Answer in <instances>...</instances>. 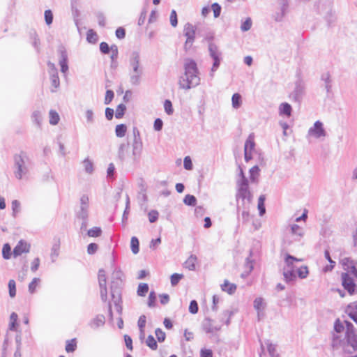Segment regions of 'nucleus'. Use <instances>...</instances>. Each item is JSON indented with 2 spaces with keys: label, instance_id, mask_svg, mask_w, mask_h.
Masks as SVG:
<instances>
[{
  "label": "nucleus",
  "instance_id": "obj_1",
  "mask_svg": "<svg viewBox=\"0 0 357 357\" xmlns=\"http://www.w3.org/2000/svg\"><path fill=\"white\" fill-rule=\"evenodd\" d=\"M200 83L197 63L191 59H186L184 63V74L178 79L179 88L190 90Z\"/></svg>",
  "mask_w": 357,
  "mask_h": 357
},
{
  "label": "nucleus",
  "instance_id": "obj_2",
  "mask_svg": "<svg viewBox=\"0 0 357 357\" xmlns=\"http://www.w3.org/2000/svg\"><path fill=\"white\" fill-rule=\"evenodd\" d=\"M128 74L130 84L137 86L141 84L144 75V68L140 53L132 52L128 57Z\"/></svg>",
  "mask_w": 357,
  "mask_h": 357
},
{
  "label": "nucleus",
  "instance_id": "obj_3",
  "mask_svg": "<svg viewBox=\"0 0 357 357\" xmlns=\"http://www.w3.org/2000/svg\"><path fill=\"white\" fill-rule=\"evenodd\" d=\"M13 174L17 180L27 178L31 162L29 157L25 152H20L13 157Z\"/></svg>",
  "mask_w": 357,
  "mask_h": 357
},
{
  "label": "nucleus",
  "instance_id": "obj_4",
  "mask_svg": "<svg viewBox=\"0 0 357 357\" xmlns=\"http://www.w3.org/2000/svg\"><path fill=\"white\" fill-rule=\"evenodd\" d=\"M248 179H243L242 181H237V192L236 194V198L237 204H250L253 195L249 189Z\"/></svg>",
  "mask_w": 357,
  "mask_h": 357
},
{
  "label": "nucleus",
  "instance_id": "obj_5",
  "mask_svg": "<svg viewBox=\"0 0 357 357\" xmlns=\"http://www.w3.org/2000/svg\"><path fill=\"white\" fill-rule=\"evenodd\" d=\"M319 13L323 16L328 25L333 23L335 20V12L333 8V2L331 0L320 1L317 5Z\"/></svg>",
  "mask_w": 357,
  "mask_h": 357
},
{
  "label": "nucleus",
  "instance_id": "obj_6",
  "mask_svg": "<svg viewBox=\"0 0 357 357\" xmlns=\"http://www.w3.org/2000/svg\"><path fill=\"white\" fill-rule=\"evenodd\" d=\"M133 140L132 142V160L133 162H138L143 151V142L140 132L137 128H133Z\"/></svg>",
  "mask_w": 357,
  "mask_h": 357
},
{
  "label": "nucleus",
  "instance_id": "obj_7",
  "mask_svg": "<svg viewBox=\"0 0 357 357\" xmlns=\"http://www.w3.org/2000/svg\"><path fill=\"white\" fill-rule=\"evenodd\" d=\"M123 273L119 269L116 268L114 270L111 276V295L115 298V294L117 291L120 292L121 287L123 284Z\"/></svg>",
  "mask_w": 357,
  "mask_h": 357
},
{
  "label": "nucleus",
  "instance_id": "obj_8",
  "mask_svg": "<svg viewBox=\"0 0 357 357\" xmlns=\"http://www.w3.org/2000/svg\"><path fill=\"white\" fill-rule=\"evenodd\" d=\"M326 136V131L324 127V123L320 121L314 122L313 126L308 129L306 137L307 139H321Z\"/></svg>",
  "mask_w": 357,
  "mask_h": 357
},
{
  "label": "nucleus",
  "instance_id": "obj_9",
  "mask_svg": "<svg viewBox=\"0 0 357 357\" xmlns=\"http://www.w3.org/2000/svg\"><path fill=\"white\" fill-rule=\"evenodd\" d=\"M196 27L191 23H186L184 26L183 33L186 37V40L184 44V49L187 51L191 48L195 39Z\"/></svg>",
  "mask_w": 357,
  "mask_h": 357
},
{
  "label": "nucleus",
  "instance_id": "obj_10",
  "mask_svg": "<svg viewBox=\"0 0 357 357\" xmlns=\"http://www.w3.org/2000/svg\"><path fill=\"white\" fill-rule=\"evenodd\" d=\"M47 67L50 74V79L52 84L51 92L54 93L60 86V81L57 69L54 63H52L51 61L47 62Z\"/></svg>",
  "mask_w": 357,
  "mask_h": 357
},
{
  "label": "nucleus",
  "instance_id": "obj_11",
  "mask_svg": "<svg viewBox=\"0 0 357 357\" xmlns=\"http://www.w3.org/2000/svg\"><path fill=\"white\" fill-rule=\"evenodd\" d=\"M202 328L206 333L210 334L211 337H212L214 336L218 331H220L221 326L215 324L214 320L206 317L202 323Z\"/></svg>",
  "mask_w": 357,
  "mask_h": 357
},
{
  "label": "nucleus",
  "instance_id": "obj_12",
  "mask_svg": "<svg viewBox=\"0 0 357 357\" xmlns=\"http://www.w3.org/2000/svg\"><path fill=\"white\" fill-rule=\"evenodd\" d=\"M255 142L253 134H250L244 145V158L246 162L252 158V152L255 151Z\"/></svg>",
  "mask_w": 357,
  "mask_h": 357
},
{
  "label": "nucleus",
  "instance_id": "obj_13",
  "mask_svg": "<svg viewBox=\"0 0 357 357\" xmlns=\"http://www.w3.org/2000/svg\"><path fill=\"white\" fill-rule=\"evenodd\" d=\"M341 280L343 287L350 295H353L356 293V285L354 279L349 275V273H342Z\"/></svg>",
  "mask_w": 357,
  "mask_h": 357
},
{
  "label": "nucleus",
  "instance_id": "obj_14",
  "mask_svg": "<svg viewBox=\"0 0 357 357\" xmlns=\"http://www.w3.org/2000/svg\"><path fill=\"white\" fill-rule=\"evenodd\" d=\"M305 85L301 81L295 84V88L290 94V98L295 102H300L305 94Z\"/></svg>",
  "mask_w": 357,
  "mask_h": 357
},
{
  "label": "nucleus",
  "instance_id": "obj_15",
  "mask_svg": "<svg viewBox=\"0 0 357 357\" xmlns=\"http://www.w3.org/2000/svg\"><path fill=\"white\" fill-rule=\"evenodd\" d=\"M31 245L27 242L21 240L13 249V256L17 257L24 253H28L30 251Z\"/></svg>",
  "mask_w": 357,
  "mask_h": 357
},
{
  "label": "nucleus",
  "instance_id": "obj_16",
  "mask_svg": "<svg viewBox=\"0 0 357 357\" xmlns=\"http://www.w3.org/2000/svg\"><path fill=\"white\" fill-rule=\"evenodd\" d=\"M266 303L262 297H257L253 302V307L257 311L258 319L264 316V311L266 308Z\"/></svg>",
  "mask_w": 357,
  "mask_h": 357
},
{
  "label": "nucleus",
  "instance_id": "obj_17",
  "mask_svg": "<svg viewBox=\"0 0 357 357\" xmlns=\"http://www.w3.org/2000/svg\"><path fill=\"white\" fill-rule=\"evenodd\" d=\"M290 232L296 241H300L304 236V229L296 224L289 225Z\"/></svg>",
  "mask_w": 357,
  "mask_h": 357
},
{
  "label": "nucleus",
  "instance_id": "obj_18",
  "mask_svg": "<svg viewBox=\"0 0 357 357\" xmlns=\"http://www.w3.org/2000/svg\"><path fill=\"white\" fill-rule=\"evenodd\" d=\"M250 204H237V210L238 211H241V218L244 222H247L250 220Z\"/></svg>",
  "mask_w": 357,
  "mask_h": 357
},
{
  "label": "nucleus",
  "instance_id": "obj_19",
  "mask_svg": "<svg viewBox=\"0 0 357 357\" xmlns=\"http://www.w3.org/2000/svg\"><path fill=\"white\" fill-rule=\"evenodd\" d=\"M59 65L61 66V71L62 73L66 74L68 70V55L64 50H60V59Z\"/></svg>",
  "mask_w": 357,
  "mask_h": 357
},
{
  "label": "nucleus",
  "instance_id": "obj_20",
  "mask_svg": "<svg viewBox=\"0 0 357 357\" xmlns=\"http://www.w3.org/2000/svg\"><path fill=\"white\" fill-rule=\"evenodd\" d=\"M292 112V107L288 102H282L279 105L278 113L281 116L290 117Z\"/></svg>",
  "mask_w": 357,
  "mask_h": 357
},
{
  "label": "nucleus",
  "instance_id": "obj_21",
  "mask_svg": "<svg viewBox=\"0 0 357 357\" xmlns=\"http://www.w3.org/2000/svg\"><path fill=\"white\" fill-rule=\"evenodd\" d=\"M346 312L348 316L357 324V301L348 305Z\"/></svg>",
  "mask_w": 357,
  "mask_h": 357
},
{
  "label": "nucleus",
  "instance_id": "obj_22",
  "mask_svg": "<svg viewBox=\"0 0 357 357\" xmlns=\"http://www.w3.org/2000/svg\"><path fill=\"white\" fill-rule=\"evenodd\" d=\"M105 323V317L102 314H98L89 322V325L92 329L95 330L104 326Z\"/></svg>",
  "mask_w": 357,
  "mask_h": 357
},
{
  "label": "nucleus",
  "instance_id": "obj_23",
  "mask_svg": "<svg viewBox=\"0 0 357 357\" xmlns=\"http://www.w3.org/2000/svg\"><path fill=\"white\" fill-rule=\"evenodd\" d=\"M301 259L296 258L289 254H286L284 257V268L295 269L294 262L301 261Z\"/></svg>",
  "mask_w": 357,
  "mask_h": 357
},
{
  "label": "nucleus",
  "instance_id": "obj_24",
  "mask_svg": "<svg viewBox=\"0 0 357 357\" xmlns=\"http://www.w3.org/2000/svg\"><path fill=\"white\" fill-rule=\"evenodd\" d=\"M197 263V257L195 255H190L183 264L184 268L189 271H195L196 269V264Z\"/></svg>",
  "mask_w": 357,
  "mask_h": 357
},
{
  "label": "nucleus",
  "instance_id": "obj_25",
  "mask_svg": "<svg viewBox=\"0 0 357 357\" xmlns=\"http://www.w3.org/2000/svg\"><path fill=\"white\" fill-rule=\"evenodd\" d=\"M32 122L38 127L41 128L43 122V113L40 110H34L31 116Z\"/></svg>",
  "mask_w": 357,
  "mask_h": 357
},
{
  "label": "nucleus",
  "instance_id": "obj_26",
  "mask_svg": "<svg viewBox=\"0 0 357 357\" xmlns=\"http://www.w3.org/2000/svg\"><path fill=\"white\" fill-rule=\"evenodd\" d=\"M284 280L286 282H291L296 280V275L295 269L282 268Z\"/></svg>",
  "mask_w": 357,
  "mask_h": 357
},
{
  "label": "nucleus",
  "instance_id": "obj_27",
  "mask_svg": "<svg viewBox=\"0 0 357 357\" xmlns=\"http://www.w3.org/2000/svg\"><path fill=\"white\" fill-rule=\"evenodd\" d=\"M208 52H209V55L213 59H220L221 58V52H220L218 46L213 43H210L208 44Z\"/></svg>",
  "mask_w": 357,
  "mask_h": 357
},
{
  "label": "nucleus",
  "instance_id": "obj_28",
  "mask_svg": "<svg viewBox=\"0 0 357 357\" xmlns=\"http://www.w3.org/2000/svg\"><path fill=\"white\" fill-rule=\"evenodd\" d=\"M260 169L257 165L250 169V181L252 183H258Z\"/></svg>",
  "mask_w": 357,
  "mask_h": 357
},
{
  "label": "nucleus",
  "instance_id": "obj_29",
  "mask_svg": "<svg viewBox=\"0 0 357 357\" xmlns=\"http://www.w3.org/2000/svg\"><path fill=\"white\" fill-rule=\"evenodd\" d=\"M345 338L348 345L351 347L354 351H357V333H349Z\"/></svg>",
  "mask_w": 357,
  "mask_h": 357
},
{
  "label": "nucleus",
  "instance_id": "obj_30",
  "mask_svg": "<svg viewBox=\"0 0 357 357\" xmlns=\"http://www.w3.org/2000/svg\"><path fill=\"white\" fill-rule=\"evenodd\" d=\"M221 289L229 294H233L236 290V285L225 280L224 283L221 284Z\"/></svg>",
  "mask_w": 357,
  "mask_h": 357
},
{
  "label": "nucleus",
  "instance_id": "obj_31",
  "mask_svg": "<svg viewBox=\"0 0 357 357\" xmlns=\"http://www.w3.org/2000/svg\"><path fill=\"white\" fill-rule=\"evenodd\" d=\"M60 253V243L59 242L55 243L52 245L51 248L50 258L52 262H55Z\"/></svg>",
  "mask_w": 357,
  "mask_h": 357
},
{
  "label": "nucleus",
  "instance_id": "obj_32",
  "mask_svg": "<svg viewBox=\"0 0 357 357\" xmlns=\"http://www.w3.org/2000/svg\"><path fill=\"white\" fill-rule=\"evenodd\" d=\"M231 105L232 107L235 109H238L242 105V96L238 93H235L231 97Z\"/></svg>",
  "mask_w": 357,
  "mask_h": 357
},
{
  "label": "nucleus",
  "instance_id": "obj_33",
  "mask_svg": "<svg viewBox=\"0 0 357 357\" xmlns=\"http://www.w3.org/2000/svg\"><path fill=\"white\" fill-rule=\"evenodd\" d=\"M60 121V116L58 112L54 109L49 112V123L52 126H56Z\"/></svg>",
  "mask_w": 357,
  "mask_h": 357
},
{
  "label": "nucleus",
  "instance_id": "obj_34",
  "mask_svg": "<svg viewBox=\"0 0 357 357\" xmlns=\"http://www.w3.org/2000/svg\"><path fill=\"white\" fill-rule=\"evenodd\" d=\"M340 333H333V338H332V347L334 349H337L340 347L343 343L344 340L342 338Z\"/></svg>",
  "mask_w": 357,
  "mask_h": 357
},
{
  "label": "nucleus",
  "instance_id": "obj_35",
  "mask_svg": "<svg viewBox=\"0 0 357 357\" xmlns=\"http://www.w3.org/2000/svg\"><path fill=\"white\" fill-rule=\"evenodd\" d=\"M17 319L18 316L17 313L12 312L10 316V323L8 326V329L12 331H15L17 330Z\"/></svg>",
  "mask_w": 357,
  "mask_h": 357
},
{
  "label": "nucleus",
  "instance_id": "obj_36",
  "mask_svg": "<svg viewBox=\"0 0 357 357\" xmlns=\"http://www.w3.org/2000/svg\"><path fill=\"white\" fill-rule=\"evenodd\" d=\"M265 199H266V197L264 195H260L258 199L257 208H258L259 213L260 216L264 215L266 213V208H265V204H264Z\"/></svg>",
  "mask_w": 357,
  "mask_h": 357
},
{
  "label": "nucleus",
  "instance_id": "obj_37",
  "mask_svg": "<svg viewBox=\"0 0 357 357\" xmlns=\"http://www.w3.org/2000/svg\"><path fill=\"white\" fill-rule=\"evenodd\" d=\"M356 261L350 257H344L340 259V264L344 271L351 268Z\"/></svg>",
  "mask_w": 357,
  "mask_h": 357
},
{
  "label": "nucleus",
  "instance_id": "obj_38",
  "mask_svg": "<svg viewBox=\"0 0 357 357\" xmlns=\"http://www.w3.org/2000/svg\"><path fill=\"white\" fill-rule=\"evenodd\" d=\"M89 206H79V210L77 212V216L82 220H88Z\"/></svg>",
  "mask_w": 357,
  "mask_h": 357
},
{
  "label": "nucleus",
  "instance_id": "obj_39",
  "mask_svg": "<svg viewBox=\"0 0 357 357\" xmlns=\"http://www.w3.org/2000/svg\"><path fill=\"white\" fill-rule=\"evenodd\" d=\"M139 242L136 236H132L130 240V248L133 254L136 255L139 251Z\"/></svg>",
  "mask_w": 357,
  "mask_h": 357
},
{
  "label": "nucleus",
  "instance_id": "obj_40",
  "mask_svg": "<svg viewBox=\"0 0 357 357\" xmlns=\"http://www.w3.org/2000/svg\"><path fill=\"white\" fill-rule=\"evenodd\" d=\"M127 132V127L125 124H119L116 126L115 134L118 137H123Z\"/></svg>",
  "mask_w": 357,
  "mask_h": 357
},
{
  "label": "nucleus",
  "instance_id": "obj_41",
  "mask_svg": "<svg viewBox=\"0 0 357 357\" xmlns=\"http://www.w3.org/2000/svg\"><path fill=\"white\" fill-rule=\"evenodd\" d=\"M40 282V279L38 278H34L31 282L29 284L28 290L31 294H33L36 291V287Z\"/></svg>",
  "mask_w": 357,
  "mask_h": 357
},
{
  "label": "nucleus",
  "instance_id": "obj_42",
  "mask_svg": "<svg viewBox=\"0 0 357 357\" xmlns=\"http://www.w3.org/2000/svg\"><path fill=\"white\" fill-rule=\"evenodd\" d=\"M82 165L84 169V171L87 174H92L93 172V164L91 160L89 158H86L83 160Z\"/></svg>",
  "mask_w": 357,
  "mask_h": 357
},
{
  "label": "nucleus",
  "instance_id": "obj_43",
  "mask_svg": "<svg viewBox=\"0 0 357 357\" xmlns=\"http://www.w3.org/2000/svg\"><path fill=\"white\" fill-rule=\"evenodd\" d=\"M12 207V215L15 218L17 214L20 212L21 204L18 200H13L11 203Z\"/></svg>",
  "mask_w": 357,
  "mask_h": 357
},
{
  "label": "nucleus",
  "instance_id": "obj_44",
  "mask_svg": "<svg viewBox=\"0 0 357 357\" xmlns=\"http://www.w3.org/2000/svg\"><path fill=\"white\" fill-rule=\"evenodd\" d=\"M265 345L271 357H278L275 344H273L269 341H266L265 342Z\"/></svg>",
  "mask_w": 357,
  "mask_h": 357
},
{
  "label": "nucleus",
  "instance_id": "obj_45",
  "mask_svg": "<svg viewBox=\"0 0 357 357\" xmlns=\"http://www.w3.org/2000/svg\"><path fill=\"white\" fill-rule=\"evenodd\" d=\"M77 348L76 339H72L66 342V351L68 353L73 352Z\"/></svg>",
  "mask_w": 357,
  "mask_h": 357
},
{
  "label": "nucleus",
  "instance_id": "obj_46",
  "mask_svg": "<svg viewBox=\"0 0 357 357\" xmlns=\"http://www.w3.org/2000/svg\"><path fill=\"white\" fill-rule=\"evenodd\" d=\"M112 299H113V301H114V307H115V309L117 311L118 313H121V310H122V307L120 305V302H121V293L117 291L116 294H115V298H114L112 297Z\"/></svg>",
  "mask_w": 357,
  "mask_h": 357
},
{
  "label": "nucleus",
  "instance_id": "obj_47",
  "mask_svg": "<svg viewBox=\"0 0 357 357\" xmlns=\"http://www.w3.org/2000/svg\"><path fill=\"white\" fill-rule=\"evenodd\" d=\"M279 5L280 6L281 10V15L276 18V20H281L282 17L285 14V12L288 8V0H280Z\"/></svg>",
  "mask_w": 357,
  "mask_h": 357
},
{
  "label": "nucleus",
  "instance_id": "obj_48",
  "mask_svg": "<svg viewBox=\"0 0 357 357\" xmlns=\"http://www.w3.org/2000/svg\"><path fill=\"white\" fill-rule=\"evenodd\" d=\"M183 202L187 206H194L197 204V199L194 195H187L183 199Z\"/></svg>",
  "mask_w": 357,
  "mask_h": 357
},
{
  "label": "nucleus",
  "instance_id": "obj_49",
  "mask_svg": "<svg viewBox=\"0 0 357 357\" xmlns=\"http://www.w3.org/2000/svg\"><path fill=\"white\" fill-rule=\"evenodd\" d=\"M102 234V229L99 227H94L87 231V235L90 237H98Z\"/></svg>",
  "mask_w": 357,
  "mask_h": 357
},
{
  "label": "nucleus",
  "instance_id": "obj_50",
  "mask_svg": "<svg viewBox=\"0 0 357 357\" xmlns=\"http://www.w3.org/2000/svg\"><path fill=\"white\" fill-rule=\"evenodd\" d=\"M146 345L152 350H156L158 348L157 342L153 335H149L146 340Z\"/></svg>",
  "mask_w": 357,
  "mask_h": 357
},
{
  "label": "nucleus",
  "instance_id": "obj_51",
  "mask_svg": "<svg viewBox=\"0 0 357 357\" xmlns=\"http://www.w3.org/2000/svg\"><path fill=\"white\" fill-rule=\"evenodd\" d=\"M86 40L90 43H95L98 40V36L93 29H89L86 33Z\"/></svg>",
  "mask_w": 357,
  "mask_h": 357
},
{
  "label": "nucleus",
  "instance_id": "obj_52",
  "mask_svg": "<svg viewBox=\"0 0 357 357\" xmlns=\"http://www.w3.org/2000/svg\"><path fill=\"white\" fill-rule=\"evenodd\" d=\"M296 272L298 276L301 279L306 278L309 274L308 268L306 266L298 268Z\"/></svg>",
  "mask_w": 357,
  "mask_h": 357
},
{
  "label": "nucleus",
  "instance_id": "obj_53",
  "mask_svg": "<svg viewBox=\"0 0 357 357\" xmlns=\"http://www.w3.org/2000/svg\"><path fill=\"white\" fill-rule=\"evenodd\" d=\"M149 291V285L146 283H141L138 286L137 295L144 296Z\"/></svg>",
  "mask_w": 357,
  "mask_h": 357
},
{
  "label": "nucleus",
  "instance_id": "obj_54",
  "mask_svg": "<svg viewBox=\"0 0 357 357\" xmlns=\"http://www.w3.org/2000/svg\"><path fill=\"white\" fill-rule=\"evenodd\" d=\"M252 25V20L250 17H248L244 22L241 23V30L243 32L249 31Z\"/></svg>",
  "mask_w": 357,
  "mask_h": 357
},
{
  "label": "nucleus",
  "instance_id": "obj_55",
  "mask_svg": "<svg viewBox=\"0 0 357 357\" xmlns=\"http://www.w3.org/2000/svg\"><path fill=\"white\" fill-rule=\"evenodd\" d=\"M2 256L5 259H9L11 257V248L8 243L4 244L3 246Z\"/></svg>",
  "mask_w": 357,
  "mask_h": 357
},
{
  "label": "nucleus",
  "instance_id": "obj_56",
  "mask_svg": "<svg viewBox=\"0 0 357 357\" xmlns=\"http://www.w3.org/2000/svg\"><path fill=\"white\" fill-rule=\"evenodd\" d=\"M44 18L47 26H50L53 22V13L51 10H46L44 13Z\"/></svg>",
  "mask_w": 357,
  "mask_h": 357
},
{
  "label": "nucleus",
  "instance_id": "obj_57",
  "mask_svg": "<svg viewBox=\"0 0 357 357\" xmlns=\"http://www.w3.org/2000/svg\"><path fill=\"white\" fill-rule=\"evenodd\" d=\"M126 109V107L124 104L119 105L116 109L115 117L116 119H121L123 116Z\"/></svg>",
  "mask_w": 357,
  "mask_h": 357
},
{
  "label": "nucleus",
  "instance_id": "obj_58",
  "mask_svg": "<svg viewBox=\"0 0 357 357\" xmlns=\"http://www.w3.org/2000/svg\"><path fill=\"white\" fill-rule=\"evenodd\" d=\"M98 282L99 286L107 285V276L105 271L102 269L98 272Z\"/></svg>",
  "mask_w": 357,
  "mask_h": 357
},
{
  "label": "nucleus",
  "instance_id": "obj_59",
  "mask_svg": "<svg viewBox=\"0 0 357 357\" xmlns=\"http://www.w3.org/2000/svg\"><path fill=\"white\" fill-rule=\"evenodd\" d=\"M85 117L89 124H93L95 121L94 113L92 109H88L85 112Z\"/></svg>",
  "mask_w": 357,
  "mask_h": 357
},
{
  "label": "nucleus",
  "instance_id": "obj_60",
  "mask_svg": "<svg viewBox=\"0 0 357 357\" xmlns=\"http://www.w3.org/2000/svg\"><path fill=\"white\" fill-rule=\"evenodd\" d=\"M9 295L13 298L16 295V284L14 280H10L8 282Z\"/></svg>",
  "mask_w": 357,
  "mask_h": 357
},
{
  "label": "nucleus",
  "instance_id": "obj_61",
  "mask_svg": "<svg viewBox=\"0 0 357 357\" xmlns=\"http://www.w3.org/2000/svg\"><path fill=\"white\" fill-rule=\"evenodd\" d=\"M164 109L168 115H172L174 113L172 103L169 100H165L164 102Z\"/></svg>",
  "mask_w": 357,
  "mask_h": 357
},
{
  "label": "nucleus",
  "instance_id": "obj_62",
  "mask_svg": "<svg viewBox=\"0 0 357 357\" xmlns=\"http://www.w3.org/2000/svg\"><path fill=\"white\" fill-rule=\"evenodd\" d=\"M344 330V326L340 319L335 320L334 323V331L336 333H341Z\"/></svg>",
  "mask_w": 357,
  "mask_h": 357
},
{
  "label": "nucleus",
  "instance_id": "obj_63",
  "mask_svg": "<svg viewBox=\"0 0 357 357\" xmlns=\"http://www.w3.org/2000/svg\"><path fill=\"white\" fill-rule=\"evenodd\" d=\"M321 79L325 82V87L327 91H329L331 87V76L328 73H326L321 76Z\"/></svg>",
  "mask_w": 357,
  "mask_h": 357
},
{
  "label": "nucleus",
  "instance_id": "obj_64",
  "mask_svg": "<svg viewBox=\"0 0 357 357\" xmlns=\"http://www.w3.org/2000/svg\"><path fill=\"white\" fill-rule=\"evenodd\" d=\"M126 147H127V146L125 144H121L119 146L118 154H119V158L121 160H125L126 158Z\"/></svg>",
  "mask_w": 357,
  "mask_h": 357
}]
</instances>
